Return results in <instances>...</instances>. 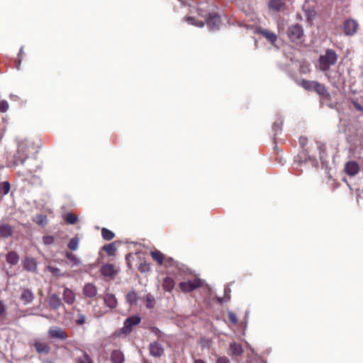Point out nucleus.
I'll return each mask as SVG.
<instances>
[{"label": "nucleus", "mask_w": 363, "mask_h": 363, "mask_svg": "<svg viewBox=\"0 0 363 363\" xmlns=\"http://www.w3.org/2000/svg\"><path fill=\"white\" fill-rule=\"evenodd\" d=\"M141 321V318L138 315H133L124 321L123 327L119 331V334L123 333L124 335L129 334L132 330L133 328L135 325H138Z\"/></svg>", "instance_id": "obj_3"}, {"label": "nucleus", "mask_w": 363, "mask_h": 363, "mask_svg": "<svg viewBox=\"0 0 363 363\" xmlns=\"http://www.w3.org/2000/svg\"><path fill=\"white\" fill-rule=\"evenodd\" d=\"M228 317L230 320V321L233 324H237L238 323V318L236 316V314L232 311H229L228 313Z\"/></svg>", "instance_id": "obj_43"}, {"label": "nucleus", "mask_w": 363, "mask_h": 363, "mask_svg": "<svg viewBox=\"0 0 363 363\" xmlns=\"http://www.w3.org/2000/svg\"><path fill=\"white\" fill-rule=\"evenodd\" d=\"M1 191H3V194H7L10 191V184L7 182H2L0 185Z\"/></svg>", "instance_id": "obj_39"}, {"label": "nucleus", "mask_w": 363, "mask_h": 363, "mask_svg": "<svg viewBox=\"0 0 363 363\" xmlns=\"http://www.w3.org/2000/svg\"><path fill=\"white\" fill-rule=\"evenodd\" d=\"M78 363H91V360L87 355H84L82 359L78 360Z\"/></svg>", "instance_id": "obj_46"}, {"label": "nucleus", "mask_w": 363, "mask_h": 363, "mask_svg": "<svg viewBox=\"0 0 363 363\" xmlns=\"http://www.w3.org/2000/svg\"><path fill=\"white\" fill-rule=\"evenodd\" d=\"M103 300L104 304L110 309H114L118 306V301L115 295L107 291L103 295Z\"/></svg>", "instance_id": "obj_10"}, {"label": "nucleus", "mask_w": 363, "mask_h": 363, "mask_svg": "<svg viewBox=\"0 0 363 363\" xmlns=\"http://www.w3.org/2000/svg\"><path fill=\"white\" fill-rule=\"evenodd\" d=\"M230 354L234 356H240L242 354L243 350L240 344L232 342L230 345Z\"/></svg>", "instance_id": "obj_21"}, {"label": "nucleus", "mask_w": 363, "mask_h": 363, "mask_svg": "<svg viewBox=\"0 0 363 363\" xmlns=\"http://www.w3.org/2000/svg\"><path fill=\"white\" fill-rule=\"evenodd\" d=\"M6 260L11 264H16L18 261V256L15 251H10L6 255Z\"/></svg>", "instance_id": "obj_29"}, {"label": "nucleus", "mask_w": 363, "mask_h": 363, "mask_svg": "<svg viewBox=\"0 0 363 363\" xmlns=\"http://www.w3.org/2000/svg\"><path fill=\"white\" fill-rule=\"evenodd\" d=\"M121 243V242H119ZM125 245V246H122L121 247L123 248H128V249H135V250H142L143 248L149 247V246H147L145 243L140 242H129L125 243H122Z\"/></svg>", "instance_id": "obj_18"}, {"label": "nucleus", "mask_w": 363, "mask_h": 363, "mask_svg": "<svg viewBox=\"0 0 363 363\" xmlns=\"http://www.w3.org/2000/svg\"><path fill=\"white\" fill-rule=\"evenodd\" d=\"M215 363H230V362L227 357L217 355Z\"/></svg>", "instance_id": "obj_44"}, {"label": "nucleus", "mask_w": 363, "mask_h": 363, "mask_svg": "<svg viewBox=\"0 0 363 363\" xmlns=\"http://www.w3.org/2000/svg\"><path fill=\"white\" fill-rule=\"evenodd\" d=\"M201 344L202 347H208V340H201Z\"/></svg>", "instance_id": "obj_51"}, {"label": "nucleus", "mask_w": 363, "mask_h": 363, "mask_svg": "<svg viewBox=\"0 0 363 363\" xmlns=\"http://www.w3.org/2000/svg\"><path fill=\"white\" fill-rule=\"evenodd\" d=\"M62 296L65 302L69 305L73 304L75 301V294L69 288H65Z\"/></svg>", "instance_id": "obj_14"}, {"label": "nucleus", "mask_w": 363, "mask_h": 363, "mask_svg": "<svg viewBox=\"0 0 363 363\" xmlns=\"http://www.w3.org/2000/svg\"><path fill=\"white\" fill-rule=\"evenodd\" d=\"M175 283L172 277H167L163 279L162 288L164 290L170 292L174 287Z\"/></svg>", "instance_id": "obj_20"}, {"label": "nucleus", "mask_w": 363, "mask_h": 363, "mask_svg": "<svg viewBox=\"0 0 363 363\" xmlns=\"http://www.w3.org/2000/svg\"><path fill=\"white\" fill-rule=\"evenodd\" d=\"M43 241L45 245H52V243H54L55 239L52 236L46 235V236L43 237Z\"/></svg>", "instance_id": "obj_41"}, {"label": "nucleus", "mask_w": 363, "mask_h": 363, "mask_svg": "<svg viewBox=\"0 0 363 363\" xmlns=\"http://www.w3.org/2000/svg\"><path fill=\"white\" fill-rule=\"evenodd\" d=\"M21 64V59L18 60V65Z\"/></svg>", "instance_id": "obj_59"}, {"label": "nucleus", "mask_w": 363, "mask_h": 363, "mask_svg": "<svg viewBox=\"0 0 363 363\" xmlns=\"http://www.w3.org/2000/svg\"><path fill=\"white\" fill-rule=\"evenodd\" d=\"M48 336L52 339L65 340L68 337L67 333L61 328L52 326L48 331Z\"/></svg>", "instance_id": "obj_5"}, {"label": "nucleus", "mask_w": 363, "mask_h": 363, "mask_svg": "<svg viewBox=\"0 0 363 363\" xmlns=\"http://www.w3.org/2000/svg\"><path fill=\"white\" fill-rule=\"evenodd\" d=\"M101 234H102V236L104 238V239L106 240H111V239H113L114 238V233L104 228L101 230Z\"/></svg>", "instance_id": "obj_31"}, {"label": "nucleus", "mask_w": 363, "mask_h": 363, "mask_svg": "<svg viewBox=\"0 0 363 363\" xmlns=\"http://www.w3.org/2000/svg\"><path fill=\"white\" fill-rule=\"evenodd\" d=\"M66 257L67 260L72 264H76L79 262L77 258L72 255L71 252L66 251Z\"/></svg>", "instance_id": "obj_36"}, {"label": "nucleus", "mask_w": 363, "mask_h": 363, "mask_svg": "<svg viewBox=\"0 0 363 363\" xmlns=\"http://www.w3.org/2000/svg\"><path fill=\"white\" fill-rule=\"evenodd\" d=\"M284 6V3L281 0H271L269 2V7L276 11H279Z\"/></svg>", "instance_id": "obj_25"}, {"label": "nucleus", "mask_w": 363, "mask_h": 363, "mask_svg": "<svg viewBox=\"0 0 363 363\" xmlns=\"http://www.w3.org/2000/svg\"><path fill=\"white\" fill-rule=\"evenodd\" d=\"M145 306L147 308H152L155 306V298L150 294L146 295Z\"/></svg>", "instance_id": "obj_34"}, {"label": "nucleus", "mask_w": 363, "mask_h": 363, "mask_svg": "<svg viewBox=\"0 0 363 363\" xmlns=\"http://www.w3.org/2000/svg\"><path fill=\"white\" fill-rule=\"evenodd\" d=\"M203 281L199 279H195L193 281H182L179 284V287L183 292H190L196 288L202 286Z\"/></svg>", "instance_id": "obj_4"}, {"label": "nucleus", "mask_w": 363, "mask_h": 363, "mask_svg": "<svg viewBox=\"0 0 363 363\" xmlns=\"http://www.w3.org/2000/svg\"><path fill=\"white\" fill-rule=\"evenodd\" d=\"M337 60L335 52L331 49H328L325 53L320 56L319 66L322 71L328 70L330 66L334 65Z\"/></svg>", "instance_id": "obj_2"}, {"label": "nucleus", "mask_w": 363, "mask_h": 363, "mask_svg": "<svg viewBox=\"0 0 363 363\" xmlns=\"http://www.w3.org/2000/svg\"><path fill=\"white\" fill-rule=\"evenodd\" d=\"M303 155H300L299 156V157L301 160L303 159V157L307 155H308V160L311 161L313 165H316L317 164V161H316L315 158L313 156H312V155H311L309 154V151L308 150H305L304 152H303ZM306 160H307V159L304 158V162H306Z\"/></svg>", "instance_id": "obj_32"}, {"label": "nucleus", "mask_w": 363, "mask_h": 363, "mask_svg": "<svg viewBox=\"0 0 363 363\" xmlns=\"http://www.w3.org/2000/svg\"><path fill=\"white\" fill-rule=\"evenodd\" d=\"M274 127H275V128H279V127H278V124H277V123H274Z\"/></svg>", "instance_id": "obj_58"}, {"label": "nucleus", "mask_w": 363, "mask_h": 363, "mask_svg": "<svg viewBox=\"0 0 363 363\" xmlns=\"http://www.w3.org/2000/svg\"><path fill=\"white\" fill-rule=\"evenodd\" d=\"M320 160H323V159H324L323 153H322V152H320Z\"/></svg>", "instance_id": "obj_54"}, {"label": "nucleus", "mask_w": 363, "mask_h": 363, "mask_svg": "<svg viewBox=\"0 0 363 363\" xmlns=\"http://www.w3.org/2000/svg\"><path fill=\"white\" fill-rule=\"evenodd\" d=\"M138 269L143 272H147L150 270V265L146 262H142L140 264Z\"/></svg>", "instance_id": "obj_42"}, {"label": "nucleus", "mask_w": 363, "mask_h": 363, "mask_svg": "<svg viewBox=\"0 0 363 363\" xmlns=\"http://www.w3.org/2000/svg\"><path fill=\"white\" fill-rule=\"evenodd\" d=\"M177 272H175L174 273L175 278L177 279H185L186 276L188 274V269H185L183 267H179L178 266L177 267Z\"/></svg>", "instance_id": "obj_27"}, {"label": "nucleus", "mask_w": 363, "mask_h": 363, "mask_svg": "<svg viewBox=\"0 0 363 363\" xmlns=\"http://www.w3.org/2000/svg\"><path fill=\"white\" fill-rule=\"evenodd\" d=\"M100 272L104 277L113 279L117 275L118 269L112 264H105L101 267Z\"/></svg>", "instance_id": "obj_7"}, {"label": "nucleus", "mask_w": 363, "mask_h": 363, "mask_svg": "<svg viewBox=\"0 0 363 363\" xmlns=\"http://www.w3.org/2000/svg\"><path fill=\"white\" fill-rule=\"evenodd\" d=\"M356 107L357 109H359L360 111H363V108L360 106V105H357Z\"/></svg>", "instance_id": "obj_55"}, {"label": "nucleus", "mask_w": 363, "mask_h": 363, "mask_svg": "<svg viewBox=\"0 0 363 363\" xmlns=\"http://www.w3.org/2000/svg\"><path fill=\"white\" fill-rule=\"evenodd\" d=\"M49 305L53 309L59 308L62 305V301L58 295L52 294L49 297Z\"/></svg>", "instance_id": "obj_19"}, {"label": "nucleus", "mask_w": 363, "mask_h": 363, "mask_svg": "<svg viewBox=\"0 0 363 363\" xmlns=\"http://www.w3.org/2000/svg\"><path fill=\"white\" fill-rule=\"evenodd\" d=\"M358 28V23L353 19H347L344 22L343 29L347 35H354Z\"/></svg>", "instance_id": "obj_9"}, {"label": "nucleus", "mask_w": 363, "mask_h": 363, "mask_svg": "<svg viewBox=\"0 0 363 363\" xmlns=\"http://www.w3.org/2000/svg\"><path fill=\"white\" fill-rule=\"evenodd\" d=\"M150 353L155 357H160L164 354V348L157 342H153L150 345Z\"/></svg>", "instance_id": "obj_12"}, {"label": "nucleus", "mask_w": 363, "mask_h": 363, "mask_svg": "<svg viewBox=\"0 0 363 363\" xmlns=\"http://www.w3.org/2000/svg\"><path fill=\"white\" fill-rule=\"evenodd\" d=\"M34 221L40 225H44L47 223V217L45 215L38 214L35 216Z\"/></svg>", "instance_id": "obj_33"}, {"label": "nucleus", "mask_w": 363, "mask_h": 363, "mask_svg": "<svg viewBox=\"0 0 363 363\" xmlns=\"http://www.w3.org/2000/svg\"><path fill=\"white\" fill-rule=\"evenodd\" d=\"M314 82L315 81L302 79L301 82H300V85L306 90H313Z\"/></svg>", "instance_id": "obj_30"}, {"label": "nucleus", "mask_w": 363, "mask_h": 363, "mask_svg": "<svg viewBox=\"0 0 363 363\" xmlns=\"http://www.w3.org/2000/svg\"><path fill=\"white\" fill-rule=\"evenodd\" d=\"M23 48L22 47L20 50V52H19V54L18 55H21L23 53Z\"/></svg>", "instance_id": "obj_56"}, {"label": "nucleus", "mask_w": 363, "mask_h": 363, "mask_svg": "<svg viewBox=\"0 0 363 363\" xmlns=\"http://www.w3.org/2000/svg\"><path fill=\"white\" fill-rule=\"evenodd\" d=\"M34 298V295L32 291L27 289H23L21 294V300L24 304L30 303Z\"/></svg>", "instance_id": "obj_16"}, {"label": "nucleus", "mask_w": 363, "mask_h": 363, "mask_svg": "<svg viewBox=\"0 0 363 363\" xmlns=\"http://www.w3.org/2000/svg\"><path fill=\"white\" fill-rule=\"evenodd\" d=\"M13 233V228L7 223L0 224V235L3 238H9Z\"/></svg>", "instance_id": "obj_17"}, {"label": "nucleus", "mask_w": 363, "mask_h": 363, "mask_svg": "<svg viewBox=\"0 0 363 363\" xmlns=\"http://www.w3.org/2000/svg\"><path fill=\"white\" fill-rule=\"evenodd\" d=\"M26 158H27V157H26V158H25V159H21V158H20V156H18V155H16V156H15V162H16V164H18V163H21V164H23L24 163V162H25V160H26Z\"/></svg>", "instance_id": "obj_48"}, {"label": "nucleus", "mask_w": 363, "mask_h": 363, "mask_svg": "<svg viewBox=\"0 0 363 363\" xmlns=\"http://www.w3.org/2000/svg\"><path fill=\"white\" fill-rule=\"evenodd\" d=\"M299 143H300V145H301V147H303L307 143V138L305 137H301L299 138Z\"/></svg>", "instance_id": "obj_49"}, {"label": "nucleus", "mask_w": 363, "mask_h": 363, "mask_svg": "<svg viewBox=\"0 0 363 363\" xmlns=\"http://www.w3.org/2000/svg\"><path fill=\"white\" fill-rule=\"evenodd\" d=\"M34 347L40 354H47L50 350V346L46 342L42 341H35Z\"/></svg>", "instance_id": "obj_15"}, {"label": "nucleus", "mask_w": 363, "mask_h": 363, "mask_svg": "<svg viewBox=\"0 0 363 363\" xmlns=\"http://www.w3.org/2000/svg\"><path fill=\"white\" fill-rule=\"evenodd\" d=\"M345 171L350 176H355L359 171V164L354 161L348 162L345 165Z\"/></svg>", "instance_id": "obj_13"}, {"label": "nucleus", "mask_w": 363, "mask_h": 363, "mask_svg": "<svg viewBox=\"0 0 363 363\" xmlns=\"http://www.w3.org/2000/svg\"><path fill=\"white\" fill-rule=\"evenodd\" d=\"M116 244V242H113L108 245H106L103 246L101 250H116L117 247Z\"/></svg>", "instance_id": "obj_45"}, {"label": "nucleus", "mask_w": 363, "mask_h": 363, "mask_svg": "<svg viewBox=\"0 0 363 363\" xmlns=\"http://www.w3.org/2000/svg\"><path fill=\"white\" fill-rule=\"evenodd\" d=\"M65 220L67 223L73 225L77 222V216L72 213H68L66 216Z\"/></svg>", "instance_id": "obj_38"}, {"label": "nucleus", "mask_w": 363, "mask_h": 363, "mask_svg": "<svg viewBox=\"0 0 363 363\" xmlns=\"http://www.w3.org/2000/svg\"><path fill=\"white\" fill-rule=\"evenodd\" d=\"M5 313V306L1 301H0V316H2Z\"/></svg>", "instance_id": "obj_50"}, {"label": "nucleus", "mask_w": 363, "mask_h": 363, "mask_svg": "<svg viewBox=\"0 0 363 363\" xmlns=\"http://www.w3.org/2000/svg\"><path fill=\"white\" fill-rule=\"evenodd\" d=\"M111 359L113 363H123L124 355L120 350H113L111 355Z\"/></svg>", "instance_id": "obj_22"}, {"label": "nucleus", "mask_w": 363, "mask_h": 363, "mask_svg": "<svg viewBox=\"0 0 363 363\" xmlns=\"http://www.w3.org/2000/svg\"><path fill=\"white\" fill-rule=\"evenodd\" d=\"M82 293L86 298H93L97 295L98 291L94 284L87 283L84 286Z\"/></svg>", "instance_id": "obj_11"}, {"label": "nucleus", "mask_w": 363, "mask_h": 363, "mask_svg": "<svg viewBox=\"0 0 363 363\" xmlns=\"http://www.w3.org/2000/svg\"><path fill=\"white\" fill-rule=\"evenodd\" d=\"M287 34L289 39L295 42L303 37V30L300 25L295 24L289 28Z\"/></svg>", "instance_id": "obj_6"}, {"label": "nucleus", "mask_w": 363, "mask_h": 363, "mask_svg": "<svg viewBox=\"0 0 363 363\" xmlns=\"http://www.w3.org/2000/svg\"><path fill=\"white\" fill-rule=\"evenodd\" d=\"M313 90H314L317 94L321 96H325V94H327V90L325 86L318 82H314Z\"/></svg>", "instance_id": "obj_24"}, {"label": "nucleus", "mask_w": 363, "mask_h": 363, "mask_svg": "<svg viewBox=\"0 0 363 363\" xmlns=\"http://www.w3.org/2000/svg\"><path fill=\"white\" fill-rule=\"evenodd\" d=\"M9 105L7 101L1 100L0 101V112L4 113L8 111Z\"/></svg>", "instance_id": "obj_40"}, {"label": "nucleus", "mask_w": 363, "mask_h": 363, "mask_svg": "<svg viewBox=\"0 0 363 363\" xmlns=\"http://www.w3.org/2000/svg\"><path fill=\"white\" fill-rule=\"evenodd\" d=\"M75 323L77 325H84L86 323V315L81 313H78Z\"/></svg>", "instance_id": "obj_37"}, {"label": "nucleus", "mask_w": 363, "mask_h": 363, "mask_svg": "<svg viewBox=\"0 0 363 363\" xmlns=\"http://www.w3.org/2000/svg\"><path fill=\"white\" fill-rule=\"evenodd\" d=\"M42 316L46 318H50V315H42Z\"/></svg>", "instance_id": "obj_57"}, {"label": "nucleus", "mask_w": 363, "mask_h": 363, "mask_svg": "<svg viewBox=\"0 0 363 363\" xmlns=\"http://www.w3.org/2000/svg\"><path fill=\"white\" fill-rule=\"evenodd\" d=\"M43 363H50V362H44Z\"/></svg>", "instance_id": "obj_60"}, {"label": "nucleus", "mask_w": 363, "mask_h": 363, "mask_svg": "<svg viewBox=\"0 0 363 363\" xmlns=\"http://www.w3.org/2000/svg\"><path fill=\"white\" fill-rule=\"evenodd\" d=\"M260 33L264 36L270 43H274L277 40V35L267 30H262Z\"/></svg>", "instance_id": "obj_28"}, {"label": "nucleus", "mask_w": 363, "mask_h": 363, "mask_svg": "<svg viewBox=\"0 0 363 363\" xmlns=\"http://www.w3.org/2000/svg\"><path fill=\"white\" fill-rule=\"evenodd\" d=\"M224 292H225V298L226 299H229L230 298V286H226L224 289Z\"/></svg>", "instance_id": "obj_47"}, {"label": "nucleus", "mask_w": 363, "mask_h": 363, "mask_svg": "<svg viewBox=\"0 0 363 363\" xmlns=\"http://www.w3.org/2000/svg\"><path fill=\"white\" fill-rule=\"evenodd\" d=\"M24 267L28 271H34L36 269L35 260L32 258H26L24 261Z\"/></svg>", "instance_id": "obj_26"}, {"label": "nucleus", "mask_w": 363, "mask_h": 363, "mask_svg": "<svg viewBox=\"0 0 363 363\" xmlns=\"http://www.w3.org/2000/svg\"><path fill=\"white\" fill-rule=\"evenodd\" d=\"M186 21L189 22L191 25L196 26L198 27L202 28L205 23L208 26L210 30H216L219 28L220 25V18L218 15L216 13H210L206 18L205 22L203 21H197L193 17L186 18Z\"/></svg>", "instance_id": "obj_1"}, {"label": "nucleus", "mask_w": 363, "mask_h": 363, "mask_svg": "<svg viewBox=\"0 0 363 363\" xmlns=\"http://www.w3.org/2000/svg\"><path fill=\"white\" fill-rule=\"evenodd\" d=\"M126 301L130 305H135L138 302V295L135 291H131L128 292L125 296Z\"/></svg>", "instance_id": "obj_23"}, {"label": "nucleus", "mask_w": 363, "mask_h": 363, "mask_svg": "<svg viewBox=\"0 0 363 363\" xmlns=\"http://www.w3.org/2000/svg\"><path fill=\"white\" fill-rule=\"evenodd\" d=\"M151 255L152 259L160 264H163L165 267L172 264L173 259L170 257H166L160 251H151Z\"/></svg>", "instance_id": "obj_8"}, {"label": "nucleus", "mask_w": 363, "mask_h": 363, "mask_svg": "<svg viewBox=\"0 0 363 363\" xmlns=\"http://www.w3.org/2000/svg\"><path fill=\"white\" fill-rule=\"evenodd\" d=\"M106 252H107L108 256H112L114 255L115 251L110 250V251H106Z\"/></svg>", "instance_id": "obj_53"}, {"label": "nucleus", "mask_w": 363, "mask_h": 363, "mask_svg": "<svg viewBox=\"0 0 363 363\" xmlns=\"http://www.w3.org/2000/svg\"><path fill=\"white\" fill-rule=\"evenodd\" d=\"M79 245V238L74 237L68 243L69 250H77Z\"/></svg>", "instance_id": "obj_35"}, {"label": "nucleus", "mask_w": 363, "mask_h": 363, "mask_svg": "<svg viewBox=\"0 0 363 363\" xmlns=\"http://www.w3.org/2000/svg\"><path fill=\"white\" fill-rule=\"evenodd\" d=\"M194 363H206L205 361L201 359H194Z\"/></svg>", "instance_id": "obj_52"}]
</instances>
